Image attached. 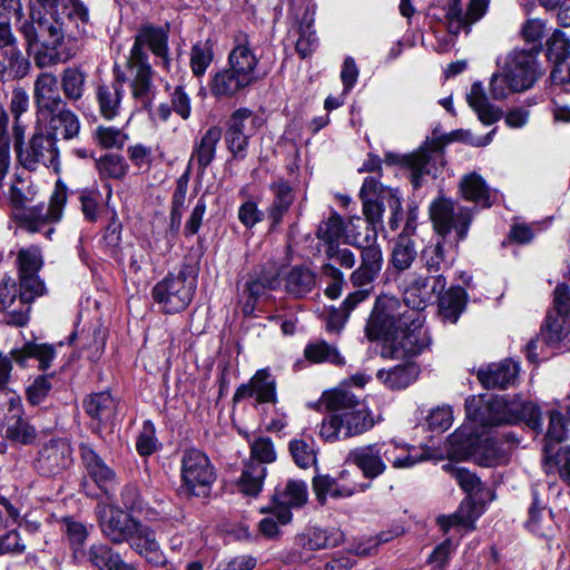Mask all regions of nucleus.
Masks as SVG:
<instances>
[{"instance_id": "1", "label": "nucleus", "mask_w": 570, "mask_h": 570, "mask_svg": "<svg viewBox=\"0 0 570 570\" xmlns=\"http://www.w3.org/2000/svg\"><path fill=\"white\" fill-rule=\"evenodd\" d=\"M428 304H407L394 297L375 301L365 326L371 342L384 341L393 358L414 357L431 345V337L423 328V311Z\"/></svg>"}, {"instance_id": "2", "label": "nucleus", "mask_w": 570, "mask_h": 570, "mask_svg": "<svg viewBox=\"0 0 570 570\" xmlns=\"http://www.w3.org/2000/svg\"><path fill=\"white\" fill-rule=\"evenodd\" d=\"M322 402L330 411L318 426V435L325 442L333 443L360 436L375 425L371 409L345 387L323 393Z\"/></svg>"}, {"instance_id": "3", "label": "nucleus", "mask_w": 570, "mask_h": 570, "mask_svg": "<svg viewBox=\"0 0 570 570\" xmlns=\"http://www.w3.org/2000/svg\"><path fill=\"white\" fill-rule=\"evenodd\" d=\"M456 248V243L452 245L440 238L422 249L420 261L430 275L412 273L405 277L403 296L407 304H429L435 294L445 289L448 282L444 273L453 266Z\"/></svg>"}, {"instance_id": "4", "label": "nucleus", "mask_w": 570, "mask_h": 570, "mask_svg": "<svg viewBox=\"0 0 570 570\" xmlns=\"http://www.w3.org/2000/svg\"><path fill=\"white\" fill-rule=\"evenodd\" d=\"M466 417L481 426L517 424L524 421L533 429L542 426L540 409L532 402L503 397L484 400L481 395H472L465 400Z\"/></svg>"}, {"instance_id": "5", "label": "nucleus", "mask_w": 570, "mask_h": 570, "mask_svg": "<svg viewBox=\"0 0 570 570\" xmlns=\"http://www.w3.org/2000/svg\"><path fill=\"white\" fill-rule=\"evenodd\" d=\"M18 31L27 42L29 51L35 45L41 43L42 50L35 55V62L39 68L57 65L61 61L58 48L63 42L66 33L73 36V31L60 17L46 18L33 7L30 8L29 18L22 19Z\"/></svg>"}, {"instance_id": "6", "label": "nucleus", "mask_w": 570, "mask_h": 570, "mask_svg": "<svg viewBox=\"0 0 570 570\" xmlns=\"http://www.w3.org/2000/svg\"><path fill=\"white\" fill-rule=\"evenodd\" d=\"M45 293L46 285L39 274L18 275V281L4 275L0 281V312L6 324L26 326L31 304Z\"/></svg>"}, {"instance_id": "7", "label": "nucleus", "mask_w": 570, "mask_h": 570, "mask_svg": "<svg viewBox=\"0 0 570 570\" xmlns=\"http://www.w3.org/2000/svg\"><path fill=\"white\" fill-rule=\"evenodd\" d=\"M197 287L193 266L184 264L177 273H169L151 289L154 301L166 314L179 313L191 303Z\"/></svg>"}, {"instance_id": "8", "label": "nucleus", "mask_w": 570, "mask_h": 570, "mask_svg": "<svg viewBox=\"0 0 570 570\" xmlns=\"http://www.w3.org/2000/svg\"><path fill=\"white\" fill-rule=\"evenodd\" d=\"M217 473L209 456L196 448L186 449L180 458V493L187 497L207 498Z\"/></svg>"}, {"instance_id": "9", "label": "nucleus", "mask_w": 570, "mask_h": 570, "mask_svg": "<svg viewBox=\"0 0 570 570\" xmlns=\"http://www.w3.org/2000/svg\"><path fill=\"white\" fill-rule=\"evenodd\" d=\"M96 517L101 534L114 544L131 547L149 527L116 503L98 504Z\"/></svg>"}, {"instance_id": "10", "label": "nucleus", "mask_w": 570, "mask_h": 570, "mask_svg": "<svg viewBox=\"0 0 570 570\" xmlns=\"http://www.w3.org/2000/svg\"><path fill=\"white\" fill-rule=\"evenodd\" d=\"M16 16L17 27L23 19L21 0H0V52L8 61L17 78H24L30 70V61L22 55L12 32L10 16Z\"/></svg>"}, {"instance_id": "11", "label": "nucleus", "mask_w": 570, "mask_h": 570, "mask_svg": "<svg viewBox=\"0 0 570 570\" xmlns=\"http://www.w3.org/2000/svg\"><path fill=\"white\" fill-rule=\"evenodd\" d=\"M430 216L433 227L440 238L454 233L455 243L463 240L473 220V212L452 199L440 197L430 206Z\"/></svg>"}, {"instance_id": "12", "label": "nucleus", "mask_w": 570, "mask_h": 570, "mask_svg": "<svg viewBox=\"0 0 570 570\" xmlns=\"http://www.w3.org/2000/svg\"><path fill=\"white\" fill-rule=\"evenodd\" d=\"M19 164L30 171L40 167L59 171V149L53 135L42 129L36 130L29 140L17 151Z\"/></svg>"}, {"instance_id": "13", "label": "nucleus", "mask_w": 570, "mask_h": 570, "mask_svg": "<svg viewBox=\"0 0 570 570\" xmlns=\"http://www.w3.org/2000/svg\"><path fill=\"white\" fill-rule=\"evenodd\" d=\"M262 125V118L247 108H239L230 115L226 124L225 142L234 159L244 160L247 157L249 139Z\"/></svg>"}, {"instance_id": "14", "label": "nucleus", "mask_w": 570, "mask_h": 570, "mask_svg": "<svg viewBox=\"0 0 570 570\" xmlns=\"http://www.w3.org/2000/svg\"><path fill=\"white\" fill-rule=\"evenodd\" d=\"M351 245L360 250L361 263L351 273L350 283L353 287L371 286L380 276L384 263L383 252L377 243V233L372 229L362 240L355 239Z\"/></svg>"}, {"instance_id": "15", "label": "nucleus", "mask_w": 570, "mask_h": 570, "mask_svg": "<svg viewBox=\"0 0 570 570\" xmlns=\"http://www.w3.org/2000/svg\"><path fill=\"white\" fill-rule=\"evenodd\" d=\"M570 332V288L559 284L554 288L553 305L549 309L541 327L542 340L549 344H558Z\"/></svg>"}, {"instance_id": "16", "label": "nucleus", "mask_w": 570, "mask_h": 570, "mask_svg": "<svg viewBox=\"0 0 570 570\" xmlns=\"http://www.w3.org/2000/svg\"><path fill=\"white\" fill-rule=\"evenodd\" d=\"M68 198V188L60 181L56 183L49 204L33 206L20 216L21 224L28 230L40 232L48 224L58 223L63 214Z\"/></svg>"}, {"instance_id": "17", "label": "nucleus", "mask_w": 570, "mask_h": 570, "mask_svg": "<svg viewBox=\"0 0 570 570\" xmlns=\"http://www.w3.org/2000/svg\"><path fill=\"white\" fill-rule=\"evenodd\" d=\"M505 439V443L491 438L472 440L465 446L468 455L473 462L485 468L507 464L517 439L510 433Z\"/></svg>"}, {"instance_id": "18", "label": "nucleus", "mask_w": 570, "mask_h": 570, "mask_svg": "<svg viewBox=\"0 0 570 570\" xmlns=\"http://www.w3.org/2000/svg\"><path fill=\"white\" fill-rule=\"evenodd\" d=\"M147 47L151 53L159 59V63L164 68H168L170 63L168 48V28L156 27L153 24H144L139 28L135 36V41L130 50V57L140 61H148V55L144 50Z\"/></svg>"}, {"instance_id": "19", "label": "nucleus", "mask_w": 570, "mask_h": 570, "mask_svg": "<svg viewBox=\"0 0 570 570\" xmlns=\"http://www.w3.org/2000/svg\"><path fill=\"white\" fill-rule=\"evenodd\" d=\"M73 463L72 448L68 440L51 439L38 453L36 468L45 476H56L67 471Z\"/></svg>"}, {"instance_id": "20", "label": "nucleus", "mask_w": 570, "mask_h": 570, "mask_svg": "<svg viewBox=\"0 0 570 570\" xmlns=\"http://www.w3.org/2000/svg\"><path fill=\"white\" fill-rule=\"evenodd\" d=\"M385 159L390 164L400 163L409 168L411 183L413 187L417 189L422 186V179L425 175H436V165L443 164V153L441 150H420L404 156L386 154Z\"/></svg>"}, {"instance_id": "21", "label": "nucleus", "mask_w": 570, "mask_h": 570, "mask_svg": "<svg viewBox=\"0 0 570 570\" xmlns=\"http://www.w3.org/2000/svg\"><path fill=\"white\" fill-rule=\"evenodd\" d=\"M538 50H513L505 60L504 71L510 76L513 88L521 91L529 89L538 78Z\"/></svg>"}, {"instance_id": "22", "label": "nucleus", "mask_w": 570, "mask_h": 570, "mask_svg": "<svg viewBox=\"0 0 570 570\" xmlns=\"http://www.w3.org/2000/svg\"><path fill=\"white\" fill-rule=\"evenodd\" d=\"M488 8L489 0H470L463 12L461 0H451L445 14L449 32L455 36L461 32L468 35L471 27L484 17Z\"/></svg>"}, {"instance_id": "23", "label": "nucleus", "mask_w": 570, "mask_h": 570, "mask_svg": "<svg viewBox=\"0 0 570 570\" xmlns=\"http://www.w3.org/2000/svg\"><path fill=\"white\" fill-rule=\"evenodd\" d=\"M254 397L257 404L276 403V380L268 368L256 371L253 377L239 385L233 396L235 403Z\"/></svg>"}, {"instance_id": "24", "label": "nucleus", "mask_w": 570, "mask_h": 570, "mask_svg": "<svg viewBox=\"0 0 570 570\" xmlns=\"http://www.w3.org/2000/svg\"><path fill=\"white\" fill-rule=\"evenodd\" d=\"M350 475L348 471L343 470L337 478H332L328 474H318L313 478V491L317 501L321 504L326 502V499H344L350 498L356 492L364 491L365 487L347 481Z\"/></svg>"}, {"instance_id": "25", "label": "nucleus", "mask_w": 570, "mask_h": 570, "mask_svg": "<svg viewBox=\"0 0 570 570\" xmlns=\"http://www.w3.org/2000/svg\"><path fill=\"white\" fill-rule=\"evenodd\" d=\"M114 75V80L98 83L96 87V100L99 106V111L107 120H112L120 114L124 97L126 73L121 71L118 66H115Z\"/></svg>"}, {"instance_id": "26", "label": "nucleus", "mask_w": 570, "mask_h": 570, "mask_svg": "<svg viewBox=\"0 0 570 570\" xmlns=\"http://www.w3.org/2000/svg\"><path fill=\"white\" fill-rule=\"evenodd\" d=\"M307 485L303 481L289 480L284 489H277L273 497L272 512L281 524L292 520L291 508H298L307 501Z\"/></svg>"}, {"instance_id": "27", "label": "nucleus", "mask_w": 570, "mask_h": 570, "mask_svg": "<svg viewBox=\"0 0 570 570\" xmlns=\"http://www.w3.org/2000/svg\"><path fill=\"white\" fill-rule=\"evenodd\" d=\"M258 61L248 36L245 33L236 36L235 46L228 55V68L253 85L257 80Z\"/></svg>"}, {"instance_id": "28", "label": "nucleus", "mask_w": 570, "mask_h": 570, "mask_svg": "<svg viewBox=\"0 0 570 570\" xmlns=\"http://www.w3.org/2000/svg\"><path fill=\"white\" fill-rule=\"evenodd\" d=\"M58 78L52 72H41L33 83V100L38 112L42 115H50L63 106V102L58 87Z\"/></svg>"}, {"instance_id": "29", "label": "nucleus", "mask_w": 570, "mask_h": 570, "mask_svg": "<svg viewBox=\"0 0 570 570\" xmlns=\"http://www.w3.org/2000/svg\"><path fill=\"white\" fill-rule=\"evenodd\" d=\"M272 194V202L266 213L272 227L278 226L295 202L294 187L283 177L274 179L268 187Z\"/></svg>"}, {"instance_id": "30", "label": "nucleus", "mask_w": 570, "mask_h": 570, "mask_svg": "<svg viewBox=\"0 0 570 570\" xmlns=\"http://www.w3.org/2000/svg\"><path fill=\"white\" fill-rule=\"evenodd\" d=\"M80 456L87 474L100 490L108 494L117 483L116 472L88 444L80 445Z\"/></svg>"}, {"instance_id": "31", "label": "nucleus", "mask_w": 570, "mask_h": 570, "mask_svg": "<svg viewBox=\"0 0 570 570\" xmlns=\"http://www.w3.org/2000/svg\"><path fill=\"white\" fill-rule=\"evenodd\" d=\"M132 97L147 105L154 95L153 70L148 61L130 57L127 60Z\"/></svg>"}, {"instance_id": "32", "label": "nucleus", "mask_w": 570, "mask_h": 570, "mask_svg": "<svg viewBox=\"0 0 570 570\" xmlns=\"http://www.w3.org/2000/svg\"><path fill=\"white\" fill-rule=\"evenodd\" d=\"M519 373L518 363L512 360H504L500 363L489 365L478 371V379L487 389L504 390L513 385Z\"/></svg>"}, {"instance_id": "33", "label": "nucleus", "mask_w": 570, "mask_h": 570, "mask_svg": "<svg viewBox=\"0 0 570 570\" xmlns=\"http://www.w3.org/2000/svg\"><path fill=\"white\" fill-rule=\"evenodd\" d=\"M95 570H132L108 543L96 542L85 552L83 564Z\"/></svg>"}, {"instance_id": "34", "label": "nucleus", "mask_w": 570, "mask_h": 570, "mask_svg": "<svg viewBox=\"0 0 570 570\" xmlns=\"http://www.w3.org/2000/svg\"><path fill=\"white\" fill-rule=\"evenodd\" d=\"M9 411L12 413L8 420L6 436L21 444H30L36 440L37 432L26 420L21 417L22 404L18 395L9 399Z\"/></svg>"}, {"instance_id": "35", "label": "nucleus", "mask_w": 570, "mask_h": 570, "mask_svg": "<svg viewBox=\"0 0 570 570\" xmlns=\"http://www.w3.org/2000/svg\"><path fill=\"white\" fill-rule=\"evenodd\" d=\"M344 534L336 528L321 529L309 528L297 537V544L309 551L331 549L343 542Z\"/></svg>"}, {"instance_id": "36", "label": "nucleus", "mask_w": 570, "mask_h": 570, "mask_svg": "<svg viewBox=\"0 0 570 570\" xmlns=\"http://www.w3.org/2000/svg\"><path fill=\"white\" fill-rule=\"evenodd\" d=\"M386 468L409 469L424 460L423 455L415 452V448L395 439L383 440Z\"/></svg>"}, {"instance_id": "37", "label": "nucleus", "mask_w": 570, "mask_h": 570, "mask_svg": "<svg viewBox=\"0 0 570 570\" xmlns=\"http://www.w3.org/2000/svg\"><path fill=\"white\" fill-rule=\"evenodd\" d=\"M249 86L248 81L229 68L215 72L209 81L210 92L218 99L233 98Z\"/></svg>"}, {"instance_id": "38", "label": "nucleus", "mask_w": 570, "mask_h": 570, "mask_svg": "<svg viewBox=\"0 0 570 570\" xmlns=\"http://www.w3.org/2000/svg\"><path fill=\"white\" fill-rule=\"evenodd\" d=\"M60 14L67 28L73 31L75 38L89 33L90 14L88 7L82 0H65Z\"/></svg>"}, {"instance_id": "39", "label": "nucleus", "mask_w": 570, "mask_h": 570, "mask_svg": "<svg viewBox=\"0 0 570 570\" xmlns=\"http://www.w3.org/2000/svg\"><path fill=\"white\" fill-rule=\"evenodd\" d=\"M466 100L482 124L489 126L501 119L502 110L489 102L481 81L472 83L470 92L466 96Z\"/></svg>"}, {"instance_id": "40", "label": "nucleus", "mask_w": 570, "mask_h": 570, "mask_svg": "<svg viewBox=\"0 0 570 570\" xmlns=\"http://www.w3.org/2000/svg\"><path fill=\"white\" fill-rule=\"evenodd\" d=\"M460 193L465 200L491 207L495 193L489 188L485 180L476 173L464 175L460 181Z\"/></svg>"}, {"instance_id": "41", "label": "nucleus", "mask_w": 570, "mask_h": 570, "mask_svg": "<svg viewBox=\"0 0 570 570\" xmlns=\"http://www.w3.org/2000/svg\"><path fill=\"white\" fill-rule=\"evenodd\" d=\"M346 462L357 466L364 478L368 480L376 479L385 473L372 443L351 450L346 456Z\"/></svg>"}, {"instance_id": "42", "label": "nucleus", "mask_w": 570, "mask_h": 570, "mask_svg": "<svg viewBox=\"0 0 570 570\" xmlns=\"http://www.w3.org/2000/svg\"><path fill=\"white\" fill-rule=\"evenodd\" d=\"M420 366L415 362H405L390 370H380L377 379L391 390H402L416 381Z\"/></svg>"}, {"instance_id": "43", "label": "nucleus", "mask_w": 570, "mask_h": 570, "mask_svg": "<svg viewBox=\"0 0 570 570\" xmlns=\"http://www.w3.org/2000/svg\"><path fill=\"white\" fill-rule=\"evenodd\" d=\"M439 299V315L444 322L456 323L465 307L466 293L460 286L450 287L446 292L435 294Z\"/></svg>"}, {"instance_id": "44", "label": "nucleus", "mask_w": 570, "mask_h": 570, "mask_svg": "<svg viewBox=\"0 0 570 570\" xmlns=\"http://www.w3.org/2000/svg\"><path fill=\"white\" fill-rule=\"evenodd\" d=\"M316 286V274L305 266H294L284 277V288L294 298H303Z\"/></svg>"}, {"instance_id": "45", "label": "nucleus", "mask_w": 570, "mask_h": 570, "mask_svg": "<svg viewBox=\"0 0 570 570\" xmlns=\"http://www.w3.org/2000/svg\"><path fill=\"white\" fill-rule=\"evenodd\" d=\"M87 78V72L77 66L67 67L61 71L58 82L68 101L77 102L83 98Z\"/></svg>"}, {"instance_id": "46", "label": "nucleus", "mask_w": 570, "mask_h": 570, "mask_svg": "<svg viewBox=\"0 0 570 570\" xmlns=\"http://www.w3.org/2000/svg\"><path fill=\"white\" fill-rule=\"evenodd\" d=\"M222 134L223 131L218 126H212L202 136L199 141L195 144L190 161H195L202 171L214 160Z\"/></svg>"}, {"instance_id": "47", "label": "nucleus", "mask_w": 570, "mask_h": 570, "mask_svg": "<svg viewBox=\"0 0 570 570\" xmlns=\"http://www.w3.org/2000/svg\"><path fill=\"white\" fill-rule=\"evenodd\" d=\"M49 116V131L47 132L49 135H53L56 140L59 135L66 140L73 139L79 135V118L70 109L63 107Z\"/></svg>"}, {"instance_id": "48", "label": "nucleus", "mask_w": 570, "mask_h": 570, "mask_svg": "<svg viewBox=\"0 0 570 570\" xmlns=\"http://www.w3.org/2000/svg\"><path fill=\"white\" fill-rule=\"evenodd\" d=\"M83 409L91 419L106 423L115 416L117 404L109 392H99L83 400Z\"/></svg>"}, {"instance_id": "49", "label": "nucleus", "mask_w": 570, "mask_h": 570, "mask_svg": "<svg viewBox=\"0 0 570 570\" xmlns=\"http://www.w3.org/2000/svg\"><path fill=\"white\" fill-rule=\"evenodd\" d=\"M266 466L255 461H247L236 482L239 492L248 497H256L263 489L266 478Z\"/></svg>"}, {"instance_id": "50", "label": "nucleus", "mask_w": 570, "mask_h": 570, "mask_svg": "<svg viewBox=\"0 0 570 570\" xmlns=\"http://www.w3.org/2000/svg\"><path fill=\"white\" fill-rule=\"evenodd\" d=\"M62 522L63 532L72 550V560L75 563L83 566L85 552L87 551L85 543L89 537V529L86 524L72 518H65Z\"/></svg>"}, {"instance_id": "51", "label": "nucleus", "mask_w": 570, "mask_h": 570, "mask_svg": "<svg viewBox=\"0 0 570 570\" xmlns=\"http://www.w3.org/2000/svg\"><path fill=\"white\" fill-rule=\"evenodd\" d=\"M304 356L312 363H330L336 366L345 364V358L337 347L324 340L308 343L304 348Z\"/></svg>"}, {"instance_id": "52", "label": "nucleus", "mask_w": 570, "mask_h": 570, "mask_svg": "<svg viewBox=\"0 0 570 570\" xmlns=\"http://www.w3.org/2000/svg\"><path fill=\"white\" fill-rule=\"evenodd\" d=\"M138 554L144 557L149 563L154 566H164L166 563L165 554L163 553L154 530L148 527L144 533L131 543L130 547Z\"/></svg>"}, {"instance_id": "53", "label": "nucleus", "mask_w": 570, "mask_h": 570, "mask_svg": "<svg viewBox=\"0 0 570 570\" xmlns=\"http://www.w3.org/2000/svg\"><path fill=\"white\" fill-rule=\"evenodd\" d=\"M417 256L415 243L407 236H399L391 254V264L397 272L409 269Z\"/></svg>"}, {"instance_id": "54", "label": "nucleus", "mask_w": 570, "mask_h": 570, "mask_svg": "<svg viewBox=\"0 0 570 570\" xmlns=\"http://www.w3.org/2000/svg\"><path fill=\"white\" fill-rule=\"evenodd\" d=\"M547 46V56L554 63L553 68L562 65L566 71L567 66L570 65V39L564 32L554 30L548 39Z\"/></svg>"}, {"instance_id": "55", "label": "nucleus", "mask_w": 570, "mask_h": 570, "mask_svg": "<svg viewBox=\"0 0 570 570\" xmlns=\"http://www.w3.org/2000/svg\"><path fill=\"white\" fill-rule=\"evenodd\" d=\"M96 167L100 179L121 180L129 171L127 160L118 154H106L101 156L97 160Z\"/></svg>"}, {"instance_id": "56", "label": "nucleus", "mask_w": 570, "mask_h": 570, "mask_svg": "<svg viewBox=\"0 0 570 570\" xmlns=\"http://www.w3.org/2000/svg\"><path fill=\"white\" fill-rule=\"evenodd\" d=\"M214 60V43L209 39L196 42L190 49V69L195 77H203Z\"/></svg>"}, {"instance_id": "57", "label": "nucleus", "mask_w": 570, "mask_h": 570, "mask_svg": "<svg viewBox=\"0 0 570 570\" xmlns=\"http://www.w3.org/2000/svg\"><path fill=\"white\" fill-rule=\"evenodd\" d=\"M18 275L39 274L43 257L39 246L30 245L18 249L16 255Z\"/></svg>"}, {"instance_id": "58", "label": "nucleus", "mask_w": 570, "mask_h": 570, "mask_svg": "<svg viewBox=\"0 0 570 570\" xmlns=\"http://www.w3.org/2000/svg\"><path fill=\"white\" fill-rule=\"evenodd\" d=\"M344 233V222L337 214H333L326 220L322 222L317 228L316 236L321 242L323 249L340 244Z\"/></svg>"}, {"instance_id": "59", "label": "nucleus", "mask_w": 570, "mask_h": 570, "mask_svg": "<svg viewBox=\"0 0 570 570\" xmlns=\"http://www.w3.org/2000/svg\"><path fill=\"white\" fill-rule=\"evenodd\" d=\"M472 510V504L470 502L462 503L455 513L450 515H440L436 519V522L443 533H448L451 528L459 525L473 529V523L478 515H474Z\"/></svg>"}, {"instance_id": "60", "label": "nucleus", "mask_w": 570, "mask_h": 570, "mask_svg": "<svg viewBox=\"0 0 570 570\" xmlns=\"http://www.w3.org/2000/svg\"><path fill=\"white\" fill-rule=\"evenodd\" d=\"M94 139L104 149H122L128 135L114 126L99 125L94 131Z\"/></svg>"}, {"instance_id": "61", "label": "nucleus", "mask_w": 570, "mask_h": 570, "mask_svg": "<svg viewBox=\"0 0 570 570\" xmlns=\"http://www.w3.org/2000/svg\"><path fill=\"white\" fill-rule=\"evenodd\" d=\"M289 452L296 465L302 469L316 464L317 456L312 440L295 439L289 442Z\"/></svg>"}, {"instance_id": "62", "label": "nucleus", "mask_w": 570, "mask_h": 570, "mask_svg": "<svg viewBox=\"0 0 570 570\" xmlns=\"http://www.w3.org/2000/svg\"><path fill=\"white\" fill-rule=\"evenodd\" d=\"M275 460L276 451L271 438L259 436L252 442L250 459L248 461H255L265 466V464L272 463Z\"/></svg>"}, {"instance_id": "63", "label": "nucleus", "mask_w": 570, "mask_h": 570, "mask_svg": "<svg viewBox=\"0 0 570 570\" xmlns=\"http://www.w3.org/2000/svg\"><path fill=\"white\" fill-rule=\"evenodd\" d=\"M567 426L562 413L559 410L549 412V426L546 434V451L551 443H560L567 439Z\"/></svg>"}, {"instance_id": "64", "label": "nucleus", "mask_w": 570, "mask_h": 570, "mask_svg": "<svg viewBox=\"0 0 570 570\" xmlns=\"http://www.w3.org/2000/svg\"><path fill=\"white\" fill-rule=\"evenodd\" d=\"M298 32L296 51L302 58H306L312 55L318 46V39L315 31L312 29V21H307L306 23L302 22Z\"/></svg>"}]
</instances>
